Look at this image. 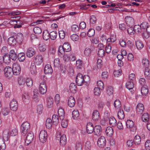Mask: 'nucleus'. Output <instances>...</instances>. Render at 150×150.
Returning <instances> with one entry per match:
<instances>
[{
    "mask_svg": "<svg viewBox=\"0 0 150 150\" xmlns=\"http://www.w3.org/2000/svg\"><path fill=\"white\" fill-rule=\"evenodd\" d=\"M23 35L21 33H18L16 38L17 42L18 43H21L23 40Z\"/></svg>",
    "mask_w": 150,
    "mask_h": 150,
    "instance_id": "35",
    "label": "nucleus"
},
{
    "mask_svg": "<svg viewBox=\"0 0 150 150\" xmlns=\"http://www.w3.org/2000/svg\"><path fill=\"white\" fill-rule=\"evenodd\" d=\"M62 47L64 50V51L66 52H69L71 50L70 45L68 42L64 43Z\"/></svg>",
    "mask_w": 150,
    "mask_h": 150,
    "instance_id": "33",
    "label": "nucleus"
},
{
    "mask_svg": "<svg viewBox=\"0 0 150 150\" xmlns=\"http://www.w3.org/2000/svg\"><path fill=\"white\" fill-rule=\"evenodd\" d=\"M52 122H53V124L55 125H56L59 123V118L58 116L56 115H54L52 118Z\"/></svg>",
    "mask_w": 150,
    "mask_h": 150,
    "instance_id": "31",
    "label": "nucleus"
},
{
    "mask_svg": "<svg viewBox=\"0 0 150 150\" xmlns=\"http://www.w3.org/2000/svg\"><path fill=\"white\" fill-rule=\"evenodd\" d=\"M114 105L115 108L117 109L120 108L121 106V104L119 100H116L114 101Z\"/></svg>",
    "mask_w": 150,
    "mask_h": 150,
    "instance_id": "38",
    "label": "nucleus"
},
{
    "mask_svg": "<svg viewBox=\"0 0 150 150\" xmlns=\"http://www.w3.org/2000/svg\"><path fill=\"white\" fill-rule=\"evenodd\" d=\"M105 51L104 49L98 50V55L99 57H103L105 56Z\"/></svg>",
    "mask_w": 150,
    "mask_h": 150,
    "instance_id": "64",
    "label": "nucleus"
},
{
    "mask_svg": "<svg viewBox=\"0 0 150 150\" xmlns=\"http://www.w3.org/2000/svg\"><path fill=\"white\" fill-rule=\"evenodd\" d=\"M83 66L82 61L81 60H78L76 62V67L77 69H81Z\"/></svg>",
    "mask_w": 150,
    "mask_h": 150,
    "instance_id": "46",
    "label": "nucleus"
},
{
    "mask_svg": "<svg viewBox=\"0 0 150 150\" xmlns=\"http://www.w3.org/2000/svg\"><path fill=\"white\" fill-rule=\"evenodd\" d=\"M69 90L72 93H74L76 91V87L74 83H71L69 87Z\"/></svg>",
    "mask_w": 150,
    "mask_h": 150,
    "instance_id": "29",
    "label": "nucleus"
},
{
    "mask_svg": "<svg viewBox=\"0 0 150 150\" xmlns=\"http://www.w3.org/2000/svg\"><path fill=\"white\" fill-rule=\"evenodd\" d=\"M3 139L5 141H7L8 140L9 138V135L8 132L7 131H5L4 132L3 134Z\"/></svg>",
    "mask_w": 150,
    "mask_h": 150,
    "instance_id": "57",
    "label": "nucleus"
},
{
    "mask_svg": "<svg viewBox=\"0 0 150 150\" xmlns=\"http://www.w3.org/2000/svg\"><path fill=\"white\" fill-rule=\"evenodd\" d=\"M47 88L45 83L44 82H41L39 86V91L42 94H44L47 92Z\"/></svg>",
    "mask_w": 150,
    "mask_h": 150,
    "instance_id": "10",
    "label": "nucleus"
},
{
    "mask_svg": "<svg viewBox=\"0 0 150 150\" xmlns=\"http://www.w3.org/2000/svg\"><path fill=\"white\" fill-rule=\"evenodd\" d=\"M106 140L105 138L103 136H101L98 139L97 144L100 148L104 147L105 145Z\"/></svg>",
    "mask_w": 150,
    "mask_h": 150,
    "instance_id": "11",
    "label": "nucleus"
},
{
    "mask_svg": "<svg viewBox=\"0 0 150 150\" xmlns=\"http://www.w3.org/2000/svg\"><path fill=\"white\" fill-rule=\"evenodd\" d=\"M95 34V30L91 28L88 30L87 33V35L89 37H92Z\"/></svg>",
    "mask_w": 150,
    "mask_h": 150,
    "instance_id": "59",
    "label": "nucleus"
},
{
    "mask_svg": "<svg viewBox=\"0 0 150 150\" xmlns=\"http://www.w3.org/2000/svg\"><path fill=\"white\" fill-rule=\"evenodd\" d=\"M18 57L19 60L21 62H23L25 59V54L23 52L19 53Z\"/></svg>",
    "mask_w": 150,
    "mask_h": 150,
    "instance_id": "48",
    "label": "nucleus"
},
{
    "mask_svg": "<svg viewBox=\"0 0 150 150\" xmlns=\"http://www.w3.org/2000/svg\"><path fill=\"white\" fill-rule=\"evenodd\" d=\"M94 128L93 124L91 123H88L86 127L87 133L89 134L92 133L93 132Z\"/></svg>",
    "mask_w": 150,
    "mask_h": 150,
    "instance_id": "15",
    "label": "nucleus"
},
{
    "mask_svg": "<svg viewBox=\"0 0 150 150\" xmlns=\"http://www.w3.org/2000/svg\"><path fill=\"white\" fill-rule=\"evenodd\" d=\"M144 107L142 104L139 103L137 106L136 112L138 114H142L144 110Z\"/></svg>",
    "mask_w": 150,
    "mask_h": 150,
    "instance_id": "14",
    "label": "nucleus"
},
{
    "mask_svg": "<svg viewBox=\"0 0 150 150\" xmlns=\"http://www.w3.org/2000/svg\"><path fill=\"white\" fill-rule=\"evenodd\" d=\"M29 98V96L27 93H25L22 95V99L24 101H26L27 100H28Z\"/></svg>",
    "mask_w": 150,
    "mask_h": 150,
    "instance_id": "63",
    "label": "nucleus"
},
{
    "mask_svg": "<svg viewBox=\"0 0 150 150\" xmlns=\"http://www.w3.org/2000/svg\"><path fill=\"white\" fill-rule=\"evenodd\" d=\"M54 66L55 67H59L60 66L59 59L58 58H55L54 61Z\"/></svg>",
    "mask_w": 150,
    "mask_h": 150,
    "instance_id": "62",
    "label": "nucleus"
},
{
    "mask_svg": "<svg viewBox=\"0 0 150 150\" xmlns=\"http://www.w3.org/2000/svg\"><path fill=\"white\" fill-rule=\"evenodd\" d=\"M38 95V90L36 89H34L33 91V95L32 98L34 101L35 102L38 101L39 100Z\"/></svg>",
    "mask_w": 150,
    "mask_h": 150,
    "instance_id": "24",
    "label": "nucleus"
},
{
    "mask_svg": "<svg viewBox=\"0 0 150 150\" xmlns=\"http://www.w3.org/2000/svg\"><path fill=\"white\" fill-rule=\"evenodd\" d=\"M11 58L8 55L5 54L3 57V60L5 63L8 64L11 62Z\"/></svg>",
    "mask_w": 150,
    "mask_h": 150,
    "instance_id": "32",
    "label": "nucleus"
},
{
    "mask_svg": "<svg viewBox=\"0 0 150 150\" xmlns=\"http://www.w3.org/2000/svg\"><path fill=\"white\" fill-rule=\"evenodd\" d=\"M58 114L60 120H62L64 119L65 112L63 108H59L58 111Z\"/></svg>",
    "mask_w": 150,
    "mask_h": 150,
    "instance_id": "25",
    "label": "nucleus"
},
{
    "mask_svg": "<svg viewBox=\"0 0 150 150\" xmlns=\"http://www.w3.org/2000/svg\"><path fill=\"white\" fill-rule=\"evenodd\" d=\"M94 133L95 135H100L101 132V127L99 125H97L95 126L94 129Z\"/></svg>",
    "mask_w": 150,
    "mask_h": 150,
    "instance_id": "22",
    "label": "nucleus"
},
{
    "mask_svg": "<svg viewBox=\"0 0 150 150\" xmlns=\"http://www.w3.org/2000/svg\"><path fill=\"white\" fill-rule=\"evenodd\" d=\"M116 40L115 36H111L106 40L107 44L105 47V51L107 54L109 53L111 51V43L115 42Z\"/></svg>",
    "mask_w": 150,
    "mask_h": 150,
    "instance_id": "2",
    "label": "nucleus"
},
{
    "mask_svg": "<svg viewBox=\"0 0 150 150\" xmlns=\"http://www.w3.org/2000/svg\"><path fill=\"white\" fill-rule=\"evenodd\" d=\"M144 76L147 79H150V71L148 68H145Z\"/></svg>",
    "mask_w": 150,
    "mask_h": 150,
    "instance_id": "61",
    "label": "nucleus"
},
{
    "mask_svg": "<svg viewBox=\"0 0 150 150\" xmlns=\"http://www.w3.org/2000/svg\"><path fill=\"white\" fill-rule=\"evenodd\" d=\"M92 50L88 47H86L84 51V54L86 56H89L90 55Z\"/></svg>",
    "mask_w": 150,
    "mask_h": 150,
    "instance_id": "54",
    "label": "nucleus"
},
{
    "mask_svg": "<svg viewBox=\"0 0 150 150\" xmlns=\"http://www.w3.org/2000/svg\"><path fill=\"white\" fill-rule=\"evenodd\" d=\"M105 132L107 136L111 137L113 133V130L112 127H108L106 128Z\"/></svg>",
    "mask_w": 150,
    "mask_h": 150,
    "instance_id": "27",
    "label": "nucleus"
},
{
    "mask_svg": "<svg viewBox=\"0 0 150 150\" xmlns=\"http://www.w3.org/2000/svg\"><path fill=\"white\" fill-rule=\"evenodd\" d=\"M43 38L45 40H47L50 38V34L47 30H45L43 32Z\"/></svg>",
    "mask_w": 150,
    "mask_h": 150,
    "instance_id": "37",
    "label": "nucleus"
},
{
    "mask_svg": "<svg viewBox=\"0 0 150 150\" xmlns=\"http://www.w3.org/2000/svg\"><path fill=\"white\" fill-rule=\"evenodd\" d=\"M9 56L11 59L13 61L16 60L17 57V55L13 50H10Z\"/></svg>",
    "mask_w": 150,
    "mask_h": 150,
    "instance_id": "28",
    "label": "nucleus"
},
{
    "mask_svg": "<svg viewBox=\"0 0 150 150\" xmlns=\"http://www.w3.org/2000/svg\"><path fill=\"white\" fill-rule=\"evenodd\" d=\"M148 92V90L147 86H143L142 87L141 93L142 95L146 96Z\"/></svg>",
    "mask_w": 150,
    "mask_h": 150,
    "instance_id": "43",
    "label": "nucleus"
},
{
    "mask_svg": "<svg viewBox=\"0 0 150 150\" xmlns=\"http://www.w3.org/2000/svg\"><path fill=\"white\" fill-rule=\"evenodd\" d=\"M47 138V132L45 130H41L39 134V138L41 142L45 143Z\"/></svg>",
    "mask_w": 150,
    "mask_h": 150,
    "instance_id": "4",
    "label": "nucleus"
},
{
    "mask_svg": "<svg viewBox=\"0 0 150 150\" xmlns=\"http://www.w3.org/2000/svg\"><path fill=\"white\" fill-rule=\"evenodd\" d=\"M57 33L55 31H52L50 33V38L52 40H55L57 38Z\"/></svg>",
    "mask_w": 150,
    "mask_h": 150,
    "instance_id": "41",
    "label": "nucleus"
},
{
    "mask_svg": "<svg viewBox=\"0 0 150 150\" xmlns=\"http://www.w3.org/2000/svg\"><path fill=\"white\" fill-rule=\"evenodd\" d=\"M12 69L13 74L15 75H18L21 73V69L20 65L17 63H15L13 64Z\"/></svg>",
    "mask_w": 150,
    "mask_h": 150,
    "instance_id": "5",
    "label": "nucleus"
},
{
    "mask_svg": "<svg viewBox=\"0 0 150 150\" xmlns=\"http://www.w3.org/2000/svg\"><path fill=\"white\" fill-rule=\"evenodd\" d=\"M142 119L143 121L145 122L148 121L149 119V116L147 113H144L142 115Z\"/></svg>",
    "mask_w": 150,
    "mask_h": 150,
    "instance_id": "58",
    "label": "nucleus"
},
{
    "mask_svg": "<svg viewBox=\"0 0 150 150\" xmlns=\"http://www.w3.org/2000/svg\"><path fill=\"white\" fill-rule=\"evenodd\" d=\"M126 24L129 26H131L134 24V20L130 16H127L125 18Z\"/></svg>",
    "mask_w": 150,
    "mask_h": 150,
    "instance_id": "17",
    "label": "nucleus"
},
{
    "mask_svg": "<svg viewBox=\"0 0 150 150\" xmlns=\"http://www.w3.org/2000/svg\"><path fill=\"white\" fill-rule=\"evenodd\" d=\"M46 127L48 129H50L52 127L53 122L50 118H47L46 121L45 123Z\"/></svg>",
    "mask_w": 150,
    "mask_h": 150,
    "instance_id": "34",
    "label": "nucleus"
},
{
    "mask_svg": "<svg viewBox=\"0 0 150 150\" xmlns=\"http://www.w3.org/2000/svg\"><path fill=\"white\" fill-rule=\"evenodd\" d=\"M97 86L101 90H103L104 88V84L103 82L100 80H99L97 82Z\"/></svg>",
    "mask_w": 150,
    "mask_h": 150,
    "instance_id": "52",
    "label": "nucleus"
},
{
    "mask_svg": "<svg viewBox=\"0 0 150 150\" xmlns=\"http://www.w3.org/2000/svg\"><path fill=\"white\" fill-rule=\"evenodd\" d=\"M134 29L135 33H141L142 32L141 26L139 25H136L134 26Z\"/></svg>",
    "mask_w": 150,
    "mask_h": 150,
    "instance_id": "53",
    "label": "nucleus"
},
{
    "mask_svg": "<svg viewBox=\"0 0 150 150\" xmlns=\"http://www.w3.org/2000/svg\"><path fill=\"white\" fill-rule=\"evenodd\" d=\"M106 93L109 96L112 95L113 93V88L111 86L108 87L106 89Z\"/></svg>",
    "mask_w": 150,
    "mask_h": 150,
    "instance_id": "55",
    "label": "nucleus"
},
{
    "mask_svg": "<svg viewBox=\"0 0 150 150\" xmlns=\"http://www.w3.org/2000/svg\"><path fill=\"white\" fill-rule=\"evenodd\" d=\"M46 45L44 44H40L39 49L40 52H44L45 51L46 49Z\"/></svg>",
    "mask_w": 150,
    "mask_h": 150,
    "instance_id": "51",
    "label": "nucleus"
},
{
    "mask_svg": "<svg viewBox=\"0 0 150 150\" xmlns=\"http://www.w3.org/2000/svg\"><path fill=\"white\" fill-rule=\"evenodd\" d=\"M5 76L8 79H10L13 74L12 68L9 67H6L4 69Z\"/></svg>",
    "mask_w": 150,
    "mask_h": 150,
    "instance_id": "6",
    "label": "nucleus"
},
{
    "mask_svg": "<svg viewBox=\"0 0 150 150\" xmlns=\"http://www.w3.org/2000/svg\"><path fill=\"white\" fill-rule=\"evenodd\" d=\"M109 124L112 127H114L117 124V121L113 117H111L109 118Z\"/></svg>",
    "mask_w": 150,
    "mask_h": 150,
    "instance_id": "30",
    "label": "nucleus"
},
{
    "mask_svg": "<svg viewBox=\"0 0 150 150\" xmlns=\"http://www.w3.org/2000/svg\"><path fill=\"white\" fill-rule=\"evenodd\" d=\"M35 61L37 65L41 64L43 61L42 56L40 54L37 55L36 57Z\"/></svg>",
    "mask_w": 150,
    "mask_h": 150,
    "instance_id": "19",
    "label": "nucleus"
},
{
    "mask_svg": "<svg viewBox=\"0 0 150 150\" xmlns=\"http://www.w3.org/2000/svg\"><path fill=\"white\" fill-rule=\"evenodd\" d=\"M25 80L22 76H20L18 78V83L20 86L23 85L25 83Z\"/></svg>",
    "mask_w": 150,
    "mask_h": 150,
    "instance_id": "47",
    "label": "nucleus"
},
{
    "mask_svg": "<svg viewBox=\"0 0 150 150\" xmlns=\"http://www.w3.org/2000/svg\"><path fill=\"white\" fill-rule=\"evenodd\" d=\"M44 72L45 74L52 73V69L50 66L49 64H47L45 66L44 69Z\"/></svg>",
    "mask_w": 150,
    "mask_h": 150,
    "instance_id": "26",
    "label": "nucleus"
},
{
    "mask_svg": "<svg viewBox=\"0 0 150 150\" xmlns=\"http://www.w3.org/2000/svg\"><path fill=\"white\" fill-rule=\"evenodd\" d=\"M35 53V51L33 48L30 47L27 50L26 54L27 56L29 57H31L33 56Z\"/></svg>",
    "mask_w": 150,
    "mask_h": 150,
    "instance_id": "16",
    "label": "nucleus"
},
{
    "mask_svg": "<svg viewBox=\"0 0 150 150\" xmlns=\"http://www.w3.org/2000/svg\"><path fill=\"white\" fill-rule=\"evenodd\" d=\"M72 117L74 119L77 120L78 118L79 114L77 110H74L72 112Z\"/></svg>",
    "mask_w": 150,
    "mask_h": 150,
    "instance_id": "36",
    "label": "nucleus"
},
{
    "mask_svg": "<svg viewBox=\"0 0 150 150\" xmlns=\"http://www.w3.org/2000/svg\"><path fill=\"white\" fill-rule=\"evenodd\" d=\"M30 71L32 74L35 75L37 73L36 65L34 63H32L30 67Z\"/></svg>",
    "mask_w": 150,
    "mask_h": 150,
    "instance_id": "20",
    "label": "nucleus"
},
{
    "mask_svg": "<svg viewBox=\"0 0 150 150\" xmlns=\"http://www.w3.org/2000/svg\"><path fill=\"white\" fill-rule=\"evenodd\" d=\"M68 104L70 107H73L75 104V101L74 98L72 96H70L68 98Z\"/></svg>",
    "mask_w": 150,
    "mask_h": 150,
    "instance_id": "23",
    "label": "nucleus"
},
{
    "mask_svg": "<svg viewBox=\"0 0 150 150\" xmlns=\"http://www.w3.org/2000/svg\"><path fill=\"white\" fill-rule=\"evenodd\" d=\"M126 124L127 127L129 128H132L134 125L133 121L131 120H127L126 122Z\"/></svg>",
    "mask_w": 150,
    "mask_h": 150,
    "instance_id": "42",
    "label": "nucleus"
},
{
    "mask_svg": "<svg viewBox=\"0 0 150 150\" xmlns=\"http://www.w3.org/2000/svg\"><path fill=\"white\" fill-rule=\"evenodd\" d=\"M34 136L32 132L28 133L26 137V139L25 140V144L28 145L30 143L33 141Z\"/></svg>",
    "mask_w": 150,
    "mask_h": 150,
    "instance_id": "9",
    "label": "nucleus"
},
{
    "mask_svg": "<svg viewBox=\"0 0 150 150\" xmlns=\"http://www.w3.org/2000/svg\"><path fill=\"white\" fill-rule=\"evenodd\" d=\"M109 120V118L107 116H105L101 119L100 121V123L102 125H106L107 124Z\"/></svg>",
    "mask_w": 150,
    "mask_h": 150,
    "instance_id": "40",
    "label": "nucleus"
},
{
    "mask_svg": "<svg viewBox=\"0 0 150 150\" xmlns=\"http://www.w3.org/2000/svg\"><path fill=\"white\" fill-rule=\"evenodd\" d=\"M134 142L136 145L139 144L141 142V139L139 135H136L134 137Z\"/></svg>",
    "mask_w": 150,
    "mask_h": 150,
    "instance_id": "50",
    "label": "nucleus"
},
{
    "mask_svg": "<svg viewBox=\"0 0 150 150\" xmlns=\"http://www.w3.org/2000/svg\"><path fill=\"white\" fill-rule=\"evenodd\" d=\"M18 13L15 11L10 12L8 13V15L10 16L11 18H12L13 19H14L15 21L17 22V23L20 24L21 23V21L19 20L21 17L18 15Z\"/></svg>",
    "mask_w": 150,
    "mask_h": 150,
    "instance_id": "7",
    "label": "nucleus"
},
{
    "mask_svg": "<svg viewBox=\"0 0 150 150\" xmlns=\"http://www.w3.org/2000/svg\"><path fill=\"white\" fill-rule=\"evenodd\" d=\"M18 103L16 100H12L10 103V106L11 110L14 111H16L18 109Z\"/></svg>",
    "mask_w": 150,
    "mask_h": 150,
    "instance_id": "12",
    "label": "nucleus"
},
{
    "mask_svg": "<svg viewBox=\"0 0 150 150\" xmlns=\"http://www.w3.org/2000/svg\"><path fill=\"white\" fill-rule=\"evenodd\" d=\"M30 124L28 122L23 123L21 125V135L25 136L30 129Z\"/></svg>",
    "mask_w": 150,
    "mask_h": 150,
    "instance_id": "3",
    "label": "nucleus"
},
{
    "mask_svg": "<svg viewBox=\"0 0 150 150\" xmlns=\"http://www.w3.org/2000/svg\"><path fill=\"white\" fill-rule=\"evenodd\" d=\"M90 78L88 75L83 76L81 74H78L76 78V81L77 85L81 86L83 83L87 84L89 81Z\"/></svg>",
    "mask_w": 150,
    "mask_h": 150,
    "instance_id": "1",
    "label": "nucleus"
},
{
    "mask_svg": "<svg viewBox=\"0 0 150 150\" xmlns=\"http://www.w3.org/2000/svg\"><path fill=\"white\" fill-rule=\"evenodd\" d=\"M100 117L99 112L97 110H94L92 113V119L94 121L98 120Z\"/></svg>",
    "mask_w": 150,
    "mask_h": 150,
    "instance_id": "21",
    "label": "nucleus"
},
{
    "mask_svg": "<svg viewBox=\"0 0 150 150\" xmlns=\"http://www.w3.org/2000/svg\"><path fill=\"white\" fill-rule=\"evenodd\" d=\"M142 63L143 66L145 68H148L149 66V62L147 59H143L142 60Z\"/></svg>",
    "mask_w": 150,
    "mask_h": 150,
    "instance_id": "45",
    "label": "nucleus"
},
{
    "mask_svg": "<svg viewBox=\"0 0 150 150\" xmlns=\"http://www.w3.org/2000/svg\"><path fill=\"white\" fill-rule=\"evenodd\" d=\"M56 139L59 141L61 145L64 146L65 145L67 142V138L66 135L63 134L61 136L60 135H57Z\"/></svg>",
    "mask_w": 150,
    "mask_h": 150,
    "instance_id": "8",
    "label": "nucleus"
},
{
    "mask_svg": "<svg viewBox=\"0 0 150 150\" xmlns=\"http://www.w3.org/2000/svg\"><path fill=\"white\" fill-rule=\"evenodd\" d=\"M117 116L118 118L120 120L123 119L125 117L124 112L122 110H120L118 112Z\"/></svg>",
    "mask_w": 150,
    "mask_h": 150,
    "instance_id": "49",
    "label": "nucleus"
},
{
    "mask_svg": "<svg viewBox=\"0 0 150 150\" xmlns=\"http://www.w3.org/2000/svg\"><path fill=\"white\" fill-rule=\"evenodd\" d=\"M91 144L89 141H87L85 144V149L86 150H90L91 149Z\"/></svg>",
    "mask_w": 150,
    "mask_h": 150,
    "instance_id": "60",
    "label": "nucleus"
},
{
    "mask_svg": "<svg viewBox=\"0 0 150 150\" xmlns=\"http://www.w3.org/2000/svg\"><path fill=\"white\" fill-rule=\"evenodd\" d=\"M33 31L35 33L37 34H39L42 32L41 28L38 27H36L33 28Z\"/></svg>",
    "mask_w": 150,
    "mask_h": 150,
    "instance_id": "56",
    "label": "nucleus"
},
{
    "mask_svg": "<svg viewBox=\"0 0 150 150\" xmlns=\"http://www.w3.org/2000/svg\"><path fill=\"white\" fill-rule=\"evenodd\" d=\"M53 98L51 97H49L47 100V105L48 108H51L53 105Z\"/></svg>",
    "mask_w": 150,
    "mask_h": 150,
    "instance_id": "44",
    "label": "nucleus"
},
{
    "mask_svg": "<svg viewBox=\"0 0 150 150\" xmlns=\"http://www.w3.org/2000/svg\"><path fill=\"white\" fill-rule=\"evenodd\" d=\"M136 46L137 49L141 50L143 47L144 45L141 41L138 40L136 42Z\"/></svg>",
    "mask_w": 150,
    "mask_h": 150,
    "instance_id": "39",
    "label": "nucleus"
},
{
    "mask_svg": "<svg viewBox=\"0 0 150 150\" xmlns=\"http://www.w3.org/2000/svg\"><path fill=\"white\" fill-rule=\"evenodd\" d=\"M126 88L128 89L132 94L134 93L133 88L134 87L133 82L131 81L127 82L125 85Z\"/></svg>",
    "mask_w": 150,
    "mask_h": 150,
    "instance_id": "13",
    "label": "nucleus"
},
{
    "mask_svg": "<svg viewBox=\"0 0 150 150\" xmlns=\"http://www.w3.org/2000/svg\"><path fill=\"white\" fill-rule=\"evenodd\" d=\"M8 44L11 46H14L16 45L17 41L15 37H11L8 40Z\"/></svg>",
    "mask_w": 150,
    "mask_h": 150,
    "instance_id": "18",
    "label": "nucleus"
}]
</instances>
